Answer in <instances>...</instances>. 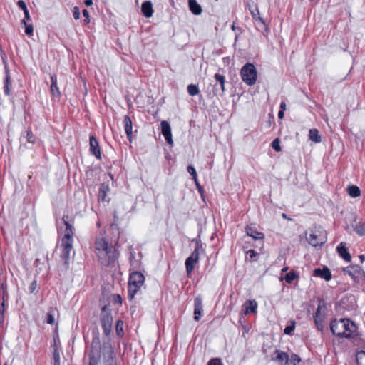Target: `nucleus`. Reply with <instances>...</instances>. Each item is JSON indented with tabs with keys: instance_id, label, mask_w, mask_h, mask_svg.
I'll list each match as a JSON object with an SVG mask.
<instances>
[{
	"instance_id": "1",
	"label": "nucleus",
	"mask_w": 365,
	"mask_h": 365,
	"mask_svg": "<svg viewBox=\"0 0 365 365\" xmlns=\"http://www.w3.org/2000/svg\"><path fill=\"white\" fill-rule=\"evenodd\" d=\"M88 356V365H116L113 349L109 343H104L101 346L98 341H93Z\"/></svg>"
},
{
	"instance_id": "2",
	"label": "nucleus",
	"mask_w": 365,
	"mask_h": 365,
	"mask_svg": "<svg viewBox=\"0 0 365 365\" xmlns=\"http://www.w3.org/2000/svg\"><path fill=\"white\" fill-rule=\"evenodd\" d=\"M94 248L98 262L103 266L108 267L118 259V253L116 249L103 236L96 238Z\"/></svg>"
},
{
	"instance_id": "3",
	"label": "nucleus",
	"mask_w": 365,
	"mask_h": 365,
	"mask_svg": "<svg viewBox=\"0 0 365 365\" xmlns=\"http://www.w3.org/2000/svg\"><path fill=\"white\" fill-rule=\"evenodd\" d=\"M63 221L66 225V230L64 236L61 239V248L62 250L61 258L63 260L66 268H68L69 264L70 253L73 249V232L72 225L65 220V217H63Z\"/></svg>"
},
{
	"instance_id": "4",
	"label": "nucleus",
	"mask_w": 365,
	"mask_h": 365,
	"mask_svg": "<svg viewBox=\"0 0 365 365\" xmlns=\"http://www.w3.org/2000/svg\"><path fill=\"white\" fill-rule=\"evenodd\" d=\"M330 329L334 335L349 338L356 331V326L348 319H340L339 320H332Z\"/></svg>"
},
{
	"instance_id": "5",
	"label": "nucleus",
	"mask_w": 365,
	"mask_h": 365,
	"mask_svg": "<svg viewBox=\"0 0 365 365\" xmlns=\"http://www.w3.org/2000/svg\"><path fill=\"white\" fill-rule=\"evenodd\" d=\"M144 281L145 277L140 272H133L130 274L128 291V297L130 299L134 298L139 289L143 284Z\"/></svg>"
},
{
	"instance_id": "6",
	"label": "nucleus",
	"mask_w": 365,
	"mask_h": 365,
	"mask_svg": "<svg viewBox=\"0 0 365 365\" xmlns=\"http://www.w3.org/2000/svg\"><path fill=\"white\" fill-rule=\"evenodd\" d=\"M325 232L320 227L314 226L310 230L309 235L307 237L309 244L313 247L322 246L326 242Z\"/></svg>"
},
{
	"instance_id": "7",
	"label": "nucleus",
	"mask_w": 365,
	"mask_h": 365,
	"mask_svg": "<svg viewBox=\"0 0 365 365\" xmlns=\"http://www.w3.org/2000/svg\"><path fill=\"white\" fill-rule=\"evenodd\" d=\"M241 78L249 86H252L257 81V70L252 63H247L240 71Z\"/></svg>"
},
{
	"instance_id": "8",
	"label": "nucleus",
	"mask_w": 365,
	"mask_h": 365,
	"mask_svg": "<svg viewBox=\"0 0 365 365\" xmlns=\"http://www.w3.org/2000/svg\"><path fill=\"white\" fill-rule=\"evenodd\" d=\"M195 242V247L190 256L185 260L186 271L188 274L191 273L194 269L195 264L199 261L200 252L203 251L202 244L198 240H193Z\"/></svg>"
},
{
	"instance_id": "9",
	"label": "nucleus",
	"mask_w": 365,
	"mask_h": 365,
	"mask_svg": "<svg viewBox=\"0 0 365 365\" xmlns=\"http://www.w3.org/2000/svg\"><path fill=\"white\" fill-rule=\"evenodd\" d=\"M272 361L276 362L278 365H289V356L287 353L282 351L279 349H276L271 354Z\"/></svg>"
},
{
	"instance_id": "10",
	"label": "nucleus",
	"mask_w": 365,
	"mask_h": 365,
	"mask_svg": "<svg viewBox=\"0 0 365 365\" xmlns=\"http://www.w3.org/2000/svg\"><path fill=\"white\" fill-rule=\"evenodd\" d=\"M344 272L356 282H359L364 276L363 270L358 265L349 266L344 269Z\"/></svg>"
},
{
	"instance_id": "11",
	"label": "nucleus",
	"mask_w": 365,
	"mask_h": 365,
	"mask_svg": "<svg viewBox=\"0 0 365 365\" xmlns=\"http://www.w3.org/2000/svg\"><path fill=\"white\" fill-rule=\"evenodd\" d=\"M101 326L103 328V334L106 336H109L113 324V317L110 314H104L101 319Z\"/></svg>"
},
{
	"instance_id": "12",
	"label": "nucleus",
	"mask_w": 365,
	"mask_h": 365,
	"mask_svg": "<svg viewBox=\"0 0 365 365\" xmlns=\"http://www.w3.org/2000/svg\"><path fill=\"white\" fill-rule=\"evenodd\" d=\"M161 133L165 138L166 142L170 145H173V140L172 137L171 128L169 123L166 120H163L160 123Z\"/></svg>"
},
{
	"instance_id": "13",
	"label": "nucleus",
	"mask_w": 365,
	"mask_h": 365,
	"mask_svg": "<svg viewBox=\"0 0 365 365\" xmlns=\"http://www.w3.org/2000/svg\"><path fill=\"white\" fill-rule=\"evenodd\" d=\"M90 152L98 159H101V153L99 144L94 135H91L89 138Z\"/></svg>"
},
{
	"instance_id": "14",
	"label": "nucleus",
	"mask_w": 365,
	"mask_h": 365,
	"mask_svg": "<svg viewBox=\"0 0 365 365\" xmlns=\"http://www.w3.org/2000/svg\"><path fill=\"white\" fill-rule=\"evenodd\" d=\"M248 8L250 11V14H252V18L255 21H258L259 22H260L263 27H265V22L263 18L260 16L259 11L257 5L252 2V4H248Z\"/></svg>"
},
{
	"instance_id": "15",
	"label": "nucleus",
	"mask_w": 365,
	"mask_h": 365,
	"mask_svg": "<svg viewBox=\"0 0 365 365\" xmlns=\"http://www.w3.org/2000/svg\"><path fill=\"white\" fill-rule=\"evenodd\" d=\"M314 275L324 279L326 281H329L331 278L330 270L327 267L323 269L317 268L314 271Z\"/></svg>"
},
{
	"instance_id": "16",
	"label": "nucleus",
	"mask_w": 365,
	"mask_h": 365,
	"mask_svg": "<svg viewBox=\"0 0 365 365\" xmlns=\"http://www.w3.org/2000/svg\"><path fill=\"white\" fill-rule=\"evenodd\" d=\"M194 319L196 321H199L200 319L201 314L202 312V304L201 299L196 298L194 302Z\"/></svg>"
},
{
	"instance_id": "17",
	"label": "nucleus",
	"mask_w": 365,
	"mask_h": 365,
	"mask_svg": "<svg viewBox=\"0 0 365 365\" xmlns=\"http://www.w3.org/2000/svg\"><path fill=\"white\" fill-rule=\"evenodd\" d=\"M141 11L145 17H151L153 14L152 3L149 1L143 2L141 6Z\"/></svg>"
},
{
	"instance_id": "18",
	"label": "nucleus",
	"mask_w": 365,
	"mask_h": 365,
	"mask_svg": "<svg viewBox=\"0 0 365 365\" xmlns=\"http://www.w3.org/2000/svg\"><path fill=\"white\" fill-rule=\"evenodd\" d=\"M337 252L339 254V255L346 262L351 261V255L349 253L346 247H345V245L343 242H341L337 248Z\"/></svg>"
},
{
	"instance_id": "19",
	"label": "nucleus",
	"mask_w": 365,
	"mask_h": 365,
	"mask_svg": "<svg viewBox=\"0 0 365 365\" xmlns=\"http://www.w3.org/2000/svg\"><path fill=\"white\" fill-rule=\"evenodd\" d=\"M125 125V131L126 133L128 140H131L133 124L130 118L128 115H125L123 119Z\"/></svg>"
},
{
	"instance_id": "20",
	"label": "nucleus",
	"mask_w": 365,
	"mask_h": 365,
	"mask_svg": "<svg viewBox=\"0 0 365 365\" xmlns=\"http://www.w3.org/2000/svg\"><path fill=\"white\" fill-rule=\"evenodd\" d=\"M246 232L247 235L256 240L262 239L264 237V234L257 231V230L252 225L247 226Z\"/></svg>"
},
{
	"instance_id": "21",
	"label": "nucleus",
	"mask_w": 365,
	"mask_h": 365,
	"mask_svg": "<svg viewBox=\"0 0 365 365\" xmlns=\"http://www.w3.org/2000/svg\"><path fill=\"white\" fill-rule=\"evenodd\" d=\"M245 313L246 314L256 312L257 304L255 300L247 301L244 304Z\"/></svg>"
},
{
	"instance_id": "22",
	"label": "nucleus",
	"mask_w": 365,
	"mask_h": 365,
	"mask_svg": "<svg viewBox=\"0 0 365 365\" xmlns=\"http://www.w3.org/2000/svg\"><path fill=\"white\" fill-rule=\"evenodd\" d=\"M188 5L190 10L195 15H200L202 13L201 6L197 2L196 0H188Z\"/></svg>"
},
{
	"instance_id": "23",
	"label": "nucleus",
	"mask_w": 365,
	"mask_h": 365,
	"mask_svg": "<svg viewBox=\"0 0 365 365\" xmlns=\"http://www.w3.org/2000/svg\"><path fill=\"white\" fill-rule=\"evenodd\" d=\"M51 92L54 96L59 97L61 96V93L59 88L57 86V78L56 76H51Z\"/></svg>"
},
{
	"instance_id": "24",
	"label": "nucleus",
	"mask_w": 365,
	"mask_h": 365,
	"mask_svg": "<svg viewBox=\"0 0 365 365\" xmlns=\"http://www.w3.org/2000/svg\"><path fill=\"white\" fill-rule=\"evenodd\" d=\"M6 77L4 79V93L6 96H9L11 93V80L9 74V71H6Z\"/></svg>"
},
{
	"instance_id": "25",
	"label": "nucleus",
	"mask_w": 365,
	"mask_h": 365,
	"mask_svg": "<svg viewBox=\"0 0 365 365\" xmlns=\"http://www.w3.org/2000/svg\"><path fill=\"white\" fill-rule=\"evenodd\" d=\"M347 192L351 197H356L361 195V190L359 187L356 185L348 186Z\"/></svg>"
},
{
	"instance_id": "26",
	"label": "nucleus",
	"mask_w": 365,
	"mask_h": 365,
	"mask_svg": "<svg viewBox=\"0 0 365 365\" xmlns=\"http://www.w3.org/2000/svg\"><path fill=\"white\" fill-rule=\"evenodd\" d=\"M309 139L314 143H319L322 140L321 136L319 134V131L317 129L309 130Z\"/></svg>"
},
{
	"instance_id": "27",
	"label": "nucleus",
	"mask_w": 365,
	"mask_h": 365,
	"mask_svg": "<svg viewBox=\"0 0 365 365\" xmlns=\"http://www.w3.org/2000/svg\"><path fill=\"white\" fill-rule=\"evenodd\" d=\"M109 190V187L106 184H101L99 189L98 199L104 201L106 197V193Z\"/></svg>"
},
{
	"instance_id": "28",
	"label": "nucleus",
	"mask_w": 365,
	"mask_h": 365,
	"mask_svg": "<svg viewBox=\"0 0 365 365\" xmlns=\"http://www.w3.org/2000/svg\"><path fill=\"white\" fill-rule=\"evenodd\" d=\"M215 79L219 82L220 85V87H221V90H222V93H224L225 91V78L224 76L220 74V73H215Z\"/></svg>"
},
{
	"instance_id": "29",
	"label": "nucleus",
	"mask_w": 365,
	"mask_h": 365,
	"mask_svg": "<svg viewBox=\"0 0 365 365\" xmlns=\"http://www.w3.org/2000/svg\"><path fill=\"white\" fill-rule=\"evenodd\" d=\"M356 358L358 365H365V351L358 352Z\"/></svg>"
},
{
	"instance_id": "30",
	"label": "nucleus",
	"mask_w": 365,
	"mask_h": 365,
	"mask_svg": "<svg viewBox=\"0 0 365 365\" xmlns=\"http://www.w3.org/2000/svg\"><path fill=\"white\" fill-rule=\"evenodd\" d=\"M53 358L54 360V365H60V361H61L60 352H59L56 344L54 345V350L53 352Z\"/></svg>"
},
{
	"instance_id": "31",
	"label": "nucleus",
	"mask_w": 365,
	"mask_h": 365,
	"mask_svg": "<svg viewBox=\"0 0 365 365\" xmlns=\"http://www.w3.org/2000/svg\"><path fill=\"white\" fill-rule=\"evenodd\" d=\"M302 361L300 356L297 354H292L289 357V364L291 365H297Z\"/></svg>"
},
{
	"instance_id": "32",
	"label": "nucleus",
	"mask_w": 365,
	"mask_h": 365,
	"mask_svg": "<svg viewBox=\"0 0 365 365\" xmlns=\"http://www.w3.org/2000/svg\"><path fill=\"white\" fill-rule=\"evenodd\" d=\"M187 92L191 96H195L199 93V88L196 85L190 84L187 86Z\"/></svg>"
},
{
	"instance_id": "33",
	"label": "nucleus",
	"mask_w": 365,
	"mask_h": 365,
	"mask_svg": "<svg viewBox=\"0 0 365 365\" xmlns=\"http://www.w3.org/2000/svg\"><path fill=\"white\" fill-rule=\"evenodd\" d=\"M355 232L361 236L365 235V225L359 222L354 227Z\"/></svg>"
},
{
	"instance_id": "34",
	"label": "nucleus",
	"mask_w": 365,
	"mask_h": 365,
	"mask_svg": "<svg viewBox=\"0 0 365 365\" xmlns=\"http://www.w3.org/2000/svg\"><path fill=\"white\" fill-rule=\"evenodd\" d=\"M297 277V274L294 272L292 271V272H289V273H287L284 277V280L290 284L292 283L294 279Z\"/></svg>"
},
{
	"instance_id": "35",
	"label": "nucleus",
	"mask_w": 365,
	"mask_h": 365,
	"mask_svg": "<svg viewBox=\"0 0 365 365\" xmlns=\"http://www.w3.org/2000/svg\"><path fill=\"white\" fill-rule=\"evenodd\" d=\"M24 138L26 140L27 142L31 143H34L36 140L34 135L32 133L31 131H29V130L27 131L26 136L21 137V140H23V139H24Z\"/></svg>"
},
{
	"instance_id": "36",
	"label": "nucleus",
	"mask_w": 365,
	"mask_h": 365,
	"mask_svg": "<svg viewBox=\"0 0 365 365\" xmlns=\"http://www.w3.org/2000/svg\"><path fill=\"white\" fill-rule=\"evenodd\" d=\"M187 172L192 176L195 181H197V172L195 168L192 165H188Z\"/></svg>"
},
{
	"instance_id": "37",
	"label": "nucleus",
	"mask_w": 365,
	"mask_h": 365,
	"mask_svg": "<svg viewBox=\"0 0 365 365\" xmlns=\"http://www.w3.org/2000/svg\"><path fill=\"white\" fill-rule=\"evenodd\" d=\"M272 147L277 152L281 150V147L279 145V140L278 138L274 139L272 143Z\"/></svg>"
},
{
	"instance_id": "38",
	"label": "nucleus",
	"mask_w": 365,
	"mask_h": 365,
	"mask_svg": "<svg viewBox=\"0 0 365 365\" xmlns=\"http://www.w3.org/2000/svg\"><path fill=\"white\" fill-rule=\"evenodd\" d=\"M55 322L53 314L49 312L46 314V322L49 324H53Z\"/></svg>"
},
{
	"instance_id": "39",
	"label": "nucleus",
	"mask_w": 365,
	"mask_h": 365,
	"mask_svg": "<svg viewBox=\"0 0 365 365\" xmlns=\"http://www.w3.org/2000/svg\"><path fill=\"white\" fill-rule=\"evenodd\" d=\"M26 26V29H25V33L26 34H27L28 36H31L33 35V32H34V28H33V26L31 24H25Z\"/></svg>"
},
{
	"instance_id": "40",
	"label": "nucleus",
	"mask_w": 365,
	"mask_h": 365,
	"mask_svg": "<svg viewBox=\"0 0 365 365\" xmlns=\"http://www.w3.org/2000/svg\"><path fill=\"white\" fill-rule=\"evenodd\" d=\"M207 365H223L220 359H212L209 361Z\"/></svg>"
},
{
	"instance_id": "41",
	"label": "nucleus",
	"mask_w": 365,
	"mask_h": 365,
	"mask_svg": "<svg viewBox=\"0 0 365 365\" xmlns=\"http://www.w3.org/2000/svg\"><path fill=\"white\" fill-rule=\"evenodd\" d=\"M73 15L75 19H80V9L78 6H75L73 9Z\"/></svg>"
},
{
	"instance_id": "42",
	"label": "nucleus",
	"mask_w": 365,
	"mask_h": 365,
	"mask_svg": "<svg viewBox=\"0 0 365 365\" xmlns=\"http://www.w3.org/2000/svg\"><path fill=\"white\" fill-rule=\"evenodd\" d=\"M82 13H83V16L85 17L84 23L86 24H88L90 22V18H89V13L88 11V10L83 9L82 11Z\"/></svg>"
},
{
	"instance_id": "43",
	"label": "nucleus",
	"mask_w": 365,
	"mask_h": 365,
	"mask_svg": "<svg viewBox=\"0 0 365 365\" xmlns=\"http://www.w3.org/2000/svg\"><path fill=\"white\" fill-rule=\"evenodd\" d=\"M247 255L250 257L251 260H254V258L257 255V252L254 250H249L247 252Z\"/></svg>"
},
{
	"instance_id": "44",
	"label": "nucleus",
	"mask_w": 365,
	"mask_h": 365,
	"mask_svg": "<svg viewBox=\"0 0 365 365\" xmlns=\"http://www.w3.org/2000/svg\"><path fill=\"white\" fill-rule=\"evenodd\" d=\"M17 4H18L19 7L21 8L24 11H25L28 9L26 7V3L22 0L19 1L17 2Z\"/></svg>"
},
{
	"instance_id": "45",
	"label": "nucleus",
	"mask_w": 365,
	"mask_h": 365,
	"mask_svg": "<svg viewBox=\"0 0 365 365\" xmlns=\"http://www.w3.org/2000/svg\"><path fill=\"white\" fill-rule=\"evenodd\" d=\"M36 287H37L36 282L33 281L29 287L30 293H33L36 290Z\"/></svg>"
},
{
	"instance_id": "46",
	"label": "nucleus",
	"mask_w": 365,
	"mask_h": 365,
	"mask_svg": "<svg viewBox=\"0 0 365 365\" xmlns=\"http://www.w3.org/2000/svg\"><path fill=\"white\" fill-rule=\"evenodd\" d=\"M294 325H292V326H287V327H285V329L284 330V332L286 334H290L292 333V331L294 330Z\"/></svg>"
},
{
	"instance_id": "47",
	"label": "nucleus",
	"mask_w": 365,
	"mask_h": 365,
	"mask_svg": "<svg viewBox=\"0 0 365 365\" xmlns=\"http://www.w3.org/2000/svg\"><path fill=\"white\" fill-rule=\"evenodd\" d=\"M24 13L25 14V19H24L21 21V22H22V24H26V20L30 21L31 20V17H30L29 12L28 9L26 11H24Z\"/></svg>"
},
{
	"instance_id": "48",
	"label": "nucleus",
	"mask_w": 365,
	"mask_h": 365,
	"mask_svg": "<svg viewBox=\"0 0 365 365\" xmlns=\"http://www.w3.org/2000/svg\"><path fill=\"white\" fill-rule=\"evenodd\" d=\"M114 299L115 302L121 303V297L119 294L114 295Z\"/></svg>"
},
{
	"instance_id": "49",
	"label": "nucleus",
	"mask_w": 365,
	"mask_h": 365,
	"mask_svg": "<svg viewBox=\"0 0 365 365\" xmlns=\"http://www.w3.org/2000/svg\"><path fill=\"white\" fill-rule=\"evenodd\" d=\"M286 106H286V103L285 102H284V101L281 102V103H280V110H286Z\"/></svg>"
},
{
	"instance_id": "50",
	"label": "nucleus",
	"mask_w": 365,
	"mask_h": 365,
	"mask_svg": "<svg viewBox=\"0 0 365 365\" xmlns=\"http://www.w3.org/2000/svg\"><path fill=\"white\" fill-rule=\"evenodd\" d=\"M284 110H281L279 111V113H278V118H280V119L283 118V117H284Z\"/></svg>"
},
{
	"instance_id": "51",
	"label": "nucleus",
	"mask_w": 365,
	"mask_h": 365,
	"mask_svg": "<svg viewBox=\"0 0 365 365\" xmlns=\"http://www.w3.org/2000/svg\"><path fill=\"white\" fill-rule=\"evenodd\" d=\"M85 4L87 6H90L93 4V1L92 0H85Z\"/></svg>"
},
{
	"instance_id": "52",
	"label": "nucleus",
	"mask_w": 365,
	"mask_h": 365,
	"mask_svg": "<svg viewBox=\"0 0 365 365\" xmlns=\"http://www.w3.org/2000/svg\"><path fill=\"white\" fill-rule=\"evenodd\" d=\"M195 182H196V185H197V186L198 187L199 192H202V187L200 186V185L197 183V181H195Z\"/></svg>"
},
{
	"instance_id": "53",
	"label": "nucleus",
	"mask_w": 365,
	"mask_h": 365,
	"mask_svg": "<svg viewBox=\"0 0 365 365\" xmlns=\"http://www.w3.org/2000/svg\"><path fill=\"white\" fill-rule=\"evenodd\" d=\"M121 322L120 321H118L117 322V325H116V330H117V332H118V327H119V324Z\"/></svg>"
},
{
	"instance_id": "54",
	"label": "nucleus",
	"mask_w": 365,
	"mask_h": 365,
	"mask_svg": "<svg viewBox=\"0 0 365 365\" xmlns=\"http://www.w3.org/2000/svg\"><path fill=\"white\" fill-rule=\"evenodd\" d=\"M288 269V267H284L282 269V272H286Z\"/></svg>"
},
{
	"instance_id": "55",
	"label": "nucleus",
	"mask_w": 365,
	"mask_h": 365,
	"mask_svg": "<svg viewBox=\"0 0 365 365\" xmlns=\"http://www.w3.org/2000/svg\"><path fill=\"white\" fill-rule=\"evenodd\" d=\"M282 217H283L284 218H287V215H286V214H284V213H283V214H282Z\"/></svg>"
},
{
	"instance_id": "56",
	"label": "nucleus",
	"mask_w": 365,
	"mask_h": 365,
	"mask_svg": "<svg viewBox=\"0 0 365 365\" xmlns=\"http://www.w3.org/2000/svg\"><path fill=\"white\" fill-rule=\"evenodd\" d=\"M106 306H104V307L102 308V311H103V312H104V311L106 310Z\"/></svg>"
},
{
	"instance_id": "57",
	"label": "nucleus",
	"mask_w": 365,
	"mask_h": 365,
	"mask_svg": "<svg viewBox=\"0 0 365 365\" xmlns=\"http://www.w3.org/2000/svg\"><path fill=\"white\" fill-rule=\"evenodd\" d=\"M360 258L361 259V260H363L364 259V255H361Z\"/></svg>"
},
{
	"instance_id": "58",
	"label": "nucleus",
	"mask_w": 365,
	"mask_h": 365,
	"mask_svg": "<svg viewBox=\"0 0 365 365\" xmlns=\"http://www.w3.org/2000/svg\"><path fill=\"white\" fill-rule=\"evenodd\" d=\"M119 329H120V331H123V328H120V327H118V330H119Z\"/></svg>"
},
{
	"instance_id": "59",
	"label": "nucleus",
	"mask_w": 365,
	"mask_h": 365,
	"mask_svg": "<svg viewBox=\"0 0 365 365\" xmlns=\"http://www.w3.org/2000/svg\"><path fill=\"white\" fill-rule=\"evenodd\" d=\"M119 329H120V331H123V328H120V327H118V330H119Z\"/></svg>"
}]
</instances>
